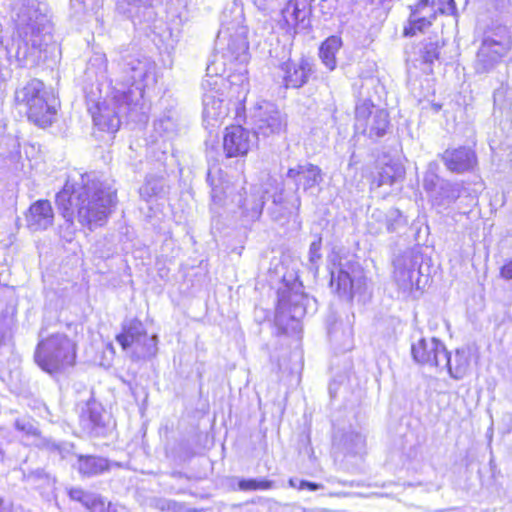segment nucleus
<instances>
[{"label": "nucleus", "mask_w": 512, "mask_h": 512, "mask_svg": "<svg viewBox=\"0 0 512 512\" xmlns=\"http://www.w3.org/2000/svg\"><path fill=\"white\" fill-rule=\"evenodd\" d=\"M207 71H211V66L207 67ZM223 78L207 73L206 78L202 82V89L204 90L203 102V119L210 126H215L217 122L226 116V110L223 106V99L221 98L220 86L223 83Z\"/></svg>", "instance_id": "13"}, {"label": "nucleus", "mask_w": 512, "mask_h": 512, "mask_svg": "<svg viewBox=\"0 0 512 512\" xmlns=\"http://www.w3.org/2000/svg\"><path fill=\"white\" fill-rule=\"evenodd\" d=\"M156 83V63L141 54L122 55L117 63V71L109 79L110 86L125 90L133 110L144 109V90Z\"/></svg>", "instance_id": "4"}, {"label": "nucleus", "mask_w": 512, "mask_h": 512, "mask_svg": "<svg viewBox=\"0 0 512 512\" xmlns=\"http://www.w3.org/2000/svg\"><path fill=\"white\" fill-rule=\"evenodd\" d=\"M123 349H132V357L144 359L152 357L157 351V336H149L143 323L138 319L124 322L122 332L116 337Z\"/></svg>", "instance_id": "9"}, {"label": "nucleus", "mask_w": 512, "mask_h": 512, "mask_svg": "<svg viewBox=\"0 0 512 512\" xmlns=\"http://www.w3.org/2000/svg\"><path fill=\"white\" fill-rule=\"evenodd\" d=\"M60 449H57V453L61 456L62 459L68 457L69 454L72 453L73 444L70 443H60Z\"/></svg>", "instance_id": "46"}, {"label": "nucleus", "mask_w": 512, "mask_h": 512, "mask_svg": "<svg viewBox=\"0 0 512 512\" xmlns=\"http://www.w3.org/2000/svg\"><path fill=\"white\" fill-rule=\"evenodd\" d=\"M286 177L294 180L297 186L302 185L304 191L318 186L323 180L321 169L311 163L299 164L290 168Z\"/></svg>", "instance_id": "24"}, {"label": "nucleus", "mask_w": 512, "mask_h": 512, "mask_svg": "<svg viewBox=\"0 0 512 512\" xmlns=\"http://www.w3.org/2000/svg\"><path fill=\"white\" fill-rule=\"evenodd\" d=\"M437 167L438 165L436 163H430L423 179V187L431 196L437 191L440 182L443 180L436 173Z\"/></svg>", "instance_id": "38"}, {"label": "nucleus", "mask_w": 512, "mask_h": 512, "mask_svg": "<svg viewBox=\"0 0 512 512\" xmlns=\"http://www.w3.org/2000/svg\"><path fill=\"white\" fill-rule=\"evenodd\" d=\"M270 191L261 185H250L243 187L233 198L237 205L240 218L244 225L254 223L259 220L265 204V194Z\"/></svg>", "instance_id": "14"}, {"label": "nucleus", "mask_w": 512, "mask_h": 512, "mask_svg": "<svg viewBox=\"0 0 512 512\" xmlns=\"http://www.w3.org/2000/svg\"><path fill=\"white\" fill-rule=\"evenodd\" d=\"M342 335H343V346L345 347V349H349V344L351 342V328L350 327H347L343 332H342Z\"/></svg>", "instance_id": "53"}, {"label": "nucleus", "mask_w": 512, "mask_h": 512, "mask_svg": "<svg viewBox=\"0 0 512 512\" xmlns=\"http://www.w3.org/2000/svg\"><path fill=\"white\" fill-rule=\"evenodd\" d=\"M73 5L76 3L83 4L84 9H89L93 7L94 0H72Z\"/></svg>", "instance_id": "54"}, {"label": "nucleus", "mask_w": 512, "mask_h": 512, "mask_svg": "<svg viewBox=\"0 0 512 512\" xmlns=\"http://www.w3.org/2000/svg\"><path fill=\"white\" fill-rule=\"evenodd\" d=\"M280 69L283 72L285 88L293 89L303 87L314 72L312 61L306 57H301L298 61L283 62Z\"/></svg>", "instance_id": "16"}, {"label": "nucleus", "mask_w": 512, "mask_h": 512, "mask_svg": "<svg viewBox=\"0 0 512 512\" xmlns=\"http://www.w3.org/2000/svg\"><path fill=\"white\" fill-rule=\"evenodd\" d=\"M270 181L277 184V180L275 179H270Z\"/></svg>", "instance_id": "60"}, {"label": "nucleus", "mask_w": 512, "mask_h": 512, "mask_svg": "<svg viewBox=\"0 0 512 512\" xmlns=\"http://www.w3.org/2000/svg\"><path fill=\"white\" fill-rule=\"evenodd\" d=\"M273 488H275V482L266 478H242L238 481L240 491H264Z\"/></svg>", "instance_id": "36"}, {"label": "nucleus", "mask_w": 512, "mask_h": 512, "mask_svg": "<svg viewBox=\"0 0 512 512\" xmlns=\"http://www.w3.org/2000/svg\"><path fill=\"white\" fill-rule=\"evenodd\" d=\"M116 202V191L101 181L95 172L70 175L56 194L55 203L64 222L59 235L71 242L77 232L75 220L93 231L103 226Z\"/></svg>", "instance_id": "1"}, {"label": "nucleus", "mask_w": 512, "mask_h": 512, "mask_svg": "<svg viewBox=\"0 0 512 512\" xmlns=\"http://www.w3.org/2000/svg\"><path fill=\"white\" fill-rule=\"evenodd\" d=\"M410 9L418 21L422 20L421 23L430 22L432 24L439 13L435 0H420L415 6H410Z\"/></svg>", "instance_id": "34"}, {"label": "nucleus", "mask_w": 512, "mask_h": 512, "mask_svg": "<svg viewBox=\"0 0 512 512\" xmlns=\"http://www.w3.org/2000/svg\"><path fill=\"white\" fill-rule=\"evenodd\" d=\"M14 428L26 437H37L39 430L34 421L28 417L17 418L14 422Z\"/></svg>", "instance_id": "39"}, {"label": "nucleus", "mask_w": 512, "mask_h": 512, "mask_svg": "<svg viewBox=\"0 0 512 512\" xmlns=\"http://www.w3.org/2000/svg\"><path fill=\"white\" fill-rule=\"evenodd\" d=\"M0 512H12V503L0 496Z\"/></svg>", "instance_id": "52"}, {"label": "nucleus", "mask_w": 512, "mask_h": 512, "mask_svg": "<svg viewBox=\"0 0 512 512\" xmlns=\"http://www.w3.org/2000/svg\"><path fill=\"white\" fill-rule=\"evenodd\" d=\"M85 80L88 84L84 87L88 110L92 115L94 125L99 130L115 133L121 124V119L127 117L135 122L146 120V110L130 109V99L125 96V90L117 86L108 85V91L103 101H96L94 85L101 95V86L107 77V59L104 54L95 53L88 61L85 71Z\"/></svg>", "instance_id": "2"}, {"label": "nucleus", "mask_w": 512, "mask_h": 512, "mask_svg": "<svg viewBox=\"0 0 512 512\" xmlns=\"http://www.w3.org/2000/svg\"><path fill=\"white\" fill-rule=\"evenodd\" d=\"M15 102L26 107L28 119L36 125L46 127L52 124L56 110L50 103V95L42 81L32 79L18 88L15 91Z\"/></svg>", "instance_id": "7"}, {"label": "nucleus", "mask_w": 512, "mask_h": 512, "mask_svg": "<svg viewBox=\"0 0 512 512\" xmlns=\"http://www.w3.org/2000/svg\"><path fill=\"white\" fill-rule=\"evenodd\" d=\"M500 274H501V277L506 280L512 279V260H510L509 262L505 263L502 266Z\"/></svg>", "instance_id": "47"}, {"label": "nucleus", "mask_w": 512, "mask_h": 512, "mask_svg": "<svg viewBox=\"0 0 512 512\" xmlns=\"http://www.w3.org/2000/svg\"><path fill=\"white\" fill-rule=\"evenodd\" d=\"M436 7L441 14H450L455 9L454 0H435Z\"/></svg>", "instance_id": "44"}, {"label": "nucleus", "mask_w": 512, "mask_h": 512, "mask_svg": "<svg viewBox=\"0 0 512 512\" xmlns=\"http://www.w3.org/2000/svg\"><path fill=\"white\" fill-rule=\"evenodd\" d=\"M433 107H434V110H435L436 112H437V111H439V110L441 109V105H439V104H435Z\"/></svg>", "instance_id": "58"}, {"label": "nucleus", "mask_w": 512, "mask_h": 512, "mask_svg": "<svg viewBox=\"0 0 512 512\" xmlns=\"http://www.w3.org/2000/svg\"><path fill=\"white\" fill-rule=\"evenodd\" d=\"M79 424L91 436L103 434L106 425L103 406L94 399L87 401L81 406Z\"/></svg>", "instance_id": "17"}, {"label": "nucleus", "mask_w": 512, "mask_h": 512, "mask_svg": "<svg viewBox=\"0 0 512 512\" xmlns=\"http://www.w3.org/2000/svg\"><path fill=\"white\" fill-rule=\"evenodd\" d=\"M7 434H8L7 430L4 427L0 426V438H3V439L6 438Z\"/></svg>", "instance_id": "56"}, {"label": "nucleus", "mask_w": 512, "mask_h": 512, "mask_svg": "<svg viewBox=\"0 0 512 512\" xmlns=\"http://www.w3.org/2000/svg\"><path fill=\"white\" fill-rule=\"evenodd\" d=\"M512 47L508 28L503 25L489 27L476 55L475 71L479 74L491 71Z\"/></svg>", "instance_id": "8"}, {"label": "nucleus", "mask_w": 512, "mask_h": 512, "mask_svg": "<svg viewBox=\"0 0 512 512\" xmlns=\"http://www.w3.org/2000/svg\"><path fill=\"white\" fill-rule=\"evenodd\" d=\"M330 286L335 289L338 294H349L353 287V281L350 274L341 266H334L331 269Z\"/></svg>", "instance_id": "33"}, {"label": "nucleus", "mask_w": 512, "mask_h": 512, "mask_svg": "<svg viewBox=\"0 0 512 512\" xmlns=\"http://www.w3.org/2000/svg\"><path fill=\"white\" fill-rule=\"evenodd\" d=\"M404 173L405 171L401 164L396 162L387 163L381 168L378 176L374 178L373 184L377 187L393 185L404 177Z\"/></svg>", "instance_id": "31"}, {"label": "nucleus", "mask_w": 512, "mask_h": 512, "mask_svg": "<svg viewBox=\"0 0 512 512\" xmlns=\"http://www.w3.org/2000/svg\"><path fill=\"white\" fill-rule=\"evenodd\" d=\"M370 218L371 220H376L377 222L382 223L379 227L374 229V233L381 232L383 227H385L389 233L396 232L407 224L406 217L397 208H390L386 213L376 209L372 212ZM370 230L373 232L372 227Z\"/></svg>", "instance_id": "26"}, {"label": "nucleus", "mask_w": 512, "mask_h": 512, "mask_svg": "<svg viewBox=\"0 0 512 512\" xmlns=\"http://www.w3.org/2000/svg\"><path fill=\"white\" fill-rule=\"evenodd\" d=\"M34 359L36 364L48 374L62 373L75 364L76 344L63 333L46 335L45 328H41Z\"/></svg>", "instance_id": "5"}, {"label": "nucleus", "mask_w": 512, "mask_h": 512, "mask_svg": "<svg viewBox=\"0 0 512 512\" xmlns=\"http://www.w3.org/2000/svg\"><path fill=\"white\" fill-rule=\"evenodd\" d=\"M75 457L76 462L72 464V467L85 478L101 475L110 471L113 466H120L102 456L75 454Z\"/></svg>", "instance_id": "22"}, {"label": "nucleus", "mask_w": 512, "mask_h": 512, "mask_svg": "<svg viewBox=\"0 0 512 512\" xmlns=\"http://www.w3.org/2000/svg\"><path fill=\"white\" fill-rule=\"evenodd\" d=\"M366 16L370 18V25L381 23L387 17L391 0H364Z\"/></svg>", "instance_id": "32"}, {"label": "nucleus", "mask_w": 512, "mask_h": 512, "mask_svg": "<svg viewBox=\"0 0 512 512\" xmlns=\"http://www.w3.org/2000/svg\"><path fill=\"white\" fill-rule=\"evenodd\" d=\"M235 17L228 21L226 13L221 21V28L217 34L216 46L221 50L223 58L230 64L238 63L239 72H246L244 65L249 60L247 28L243 25V13L236 8Z\"/></svg>", "instance_id": "6"}, {"label": "nucleus", "mask_w": 512, "mask_h": 512, "mask_svg": "<svg viewBox=\"0 0 512 512\" xmlns=\"http://www.w3.org/2000/svg\"><path fill=\"white\" fill-rule=\"evenodd\" d=\"M422 262V254L417 249H407L394 258L393 280L402 294L419 288Z\"/></svg>", "instance_id": "11"}, {"label": "nucleus", "mask_w": 512, "mask_h": 512, "mask_svg": "<svg viewBox=\"0 0 512 512\" xmlns=\"http://www.w3.org/2000/svg\"><path fill=\"white\" fill-rule=\"evenodd\" d=\"M373 84H374V80H373V79H367V80L363 81V82H362V84H361V86H360L359 94H360L361 96H364V95H363L362 90H363L364 88H369V86H371V85H373Z\"/></svg>", "instance_id": "55"}, {"label": "nucleus", "mask_w": 512, "mask_h": 512, "mask_svg": "<svg viewBox=\"0 0 512 512\" xmlns=\"http://www.w3.org/2000/svg\"><path fill=\"white\" fill-rule=\"evenodd\" d=\"M116 9L135 24L149 22L155 17L151 0H117Z\"/></svg>", "instance_id": "23"}, {"label": "nucleus", "mask_w": 512, "mask_h": 512, "mask_svg": "<svg viewBox=\"0 0 512 512\" xmlns=\"http://www.w3.org/2000/svg\"><path fill=\"white\" fill-rule=\"evenodd\" d=\"M422 20H417L414 14L410 12L408 24L404 27L405 36H414L418 32H424L428 27L431 26L430 22L421 23Z\"/></svg>", "instance_id": "40"}, {"label": "nucleus", "mask_w": 512, "mask_h": 512, "mask_svg": "<svg viewBox=\"0 0 512 512\" xmlns=\"http://www.w3.org/2000/svg\"><path fill=\"white\" fill-rule=\"evenodd\" d=\"M176 505H177V503L172 500H160L158 507L163 511L164 510H174Z\"/></svg>", "instance_id": "49"}, {"label": "nucleus", "mask_w": 512, "mask_h": 512, "mask_svg": "<svg viewBox=\"0 0 512 512\" xmlns=\"http://www.w3.org/2000/svg\"><path fill=\"white\" fill-rule=\"evenodd\" d=\"M141 195L147 194V195H153L156 194V188L154 186H151V183L148 181L143 187L140 188Z\"/></svg>", "instance_id": "51"}, {"label": "nucleus", "mask_w": 512, "mask_h": 512, "mask_svg": "<svg viewBox=\"0 0 512 512\" xmlns=\"http://www.w3.org/2000/svg\"><path fill=\"white\" fill-rule=\"evenodd\" d=\"M207 182L211 187V199L215 204H220L223 200L224 188L215 184L212 170L207 173Z\"/></svg>", "instance_id": "42"}, {"label": "nucleus", "mask_w": 512, "mask_h": 512, "mask_svg": "<svg viewBox=\"0 0 512 512\" xmlns=\"http://www.w3.org/2000/svg\"><path fill=\"white\" fill-rule=\"evenodd\" d=\"M43 446L52 452H56L57 449H60V443H57L55 441L49 440V439H43Z\"/></svg>", "instance_id": "50"}, {"label": "nucleus", "mask_w": 512, "mask_h": 512, "mask_svg": "<svg viewBox=\"0 0 512 512\" xmlns=\"http://www.w3.org/2000/svg\"><path fill=\"white\" fill-rule=\"evenodd\" d=\"M289 486L298 490H309V491H316L319 489H323V485L316 483V482H310L307 480H302L299 478H291L289 479Z\"/></svg>", "instance_id": "43"}, {"label": "nucleus", "mask_w": 512, "mask_h": 512, "mask_svg": "<svg viewBox=\"0 0 512 512\" xmlns=\"http://www.w3.org/2000/svg\"><path fill=\"white\" fill-rule=\"evenodd\" d=\"M365 446V437L352 427L338 429L333 435V447L337 453L360 455L364 452Z\"/></svg>", "instance_id": "20"}, {"label": "nucleus", "mask_w": 512, "mask_h": 512, "mask_svg": "<svg viewBox=\"0 0 512 512\" xmlns=\"http://www.w3.org/2000/svg\"><path fill=\"white\" fill-rule=\"evenodd\" d=\"M68 494L72 500L80 502L91 511H96L103 506V502L97 494L87 492L82 488H71Z\"/></svg>", "instance_id": "35"}, {"label": "nucleus", "mask_w": 512, "mask_h": 512, "mask_svg": "<svg viewBox=\"0 0 512 512\" xmlns=\"http://www.w3.org/2000/svg\"><path fill=\"white\" fill-rule=\"evenodd\" d=\"M255 137L279 135L287 127L286 116L272 102L257 103L252 115Z\"/></svg>", "instance_id": "12"}, {"label": "nucleus", "mask_w": 512, "mask_h": 512, "mask_svg": "<svg viewBox=\"0 0 512 512\" xmlns=\"http://www.w3.org/2000/svg\"><path fill=\"white\" fill-rule=\"evenodd\" d=\"M446 360H442L440 370H447L449 375L456 380L462 379L470 366V355L466 349H456L454 356L446 350Z\"/></svg>", "instance_id": "25"}, {"label": "nucleus", "mask_w": 512, "mask_h": 512, "mask_svg": "<svg viewBox=\"0 0 512 512\" xmlns=\"http://www.w3.org/2000/svg\"><path fill=\"white\" fill-rule=\"evenodd\" d=\"M11 19L15 25V37L10 46H5L6 55L21 62L30 48L41 50L50 39L47 7L36 0H14Z\"/></svg>", "instance_id": "3"}, {"label": "nucleus", "mask_w": 512, "mask_h": 512, "mask_svg": "<svg viewBox=\"0 0 512 512\" xmlns=\"http://www.w3.org/2000/svg\"><path fill=\"white\" fill-rule=\"evenodd\" d=\"M179 115L175 109H169L161 114L154 122V130L161 136L172 138L178 132Z\"/></svg>", "instance_id": "29"}, {"label": "nucleus", "mask_w": 512, "mask_h": 512, "mask_svg": "<svg viewBox=\"0 0 512 512\" xmlns=\"http://www.w3.org/2000/svg\"><path fill=\"white\" fill-rule=\"evenodd\" d=\"M321 246H322V238L319 236L317 239H315L309 247V262L312 265L313 268L318 267V263L322 258L321 255Z\"/></svg>", "instance_id": "41"}, {"label": "nucleus", "mask_w": 512, "mask_h": 512, "mask_svg": "<svg viewBox=\"0 0 512 512\" xmlns=\"http://www.w3.org/2000/svg\"><path fill=\"white\" fill-rule=\"evenodd\" d=\"M271 198L272 207L270 208V213L274 220H280L292 214L293 211L298 212L301 206V200L298 195L291 202L283 198V187L277 186Z\"/></svg>", "instance_id": "27"}, {"label": "nucleus", "mask_w": 512, "mask_h": 512, "mask_svg": "<svg viewBox=\"0 0 512 512\" xmlns=\"http://www.w3.org/2000/svg\"><path fill=\"white\" fill-rule=\"evenodd\" d=\"M342 46V40L338 36L328 37L319 48V57L329 71L337 66L336 54Z\"/></svg>", "instance_id": "30"}, {"label": "nucleus", "mask_w": 512, "mask_h": 512, "mask_svg": "<svg viewBox=\"0 0 512 512\" xmlns=\"http://www.w3.org/2000/svg\"><path fill=\"white\" fill-rule=\"evenodd\" d=\"M43 474H44V471H43V470H37V471L35 472L36 477H39V478H40V477H42V476H43Z\"/></svg>", "instance_id": "57"}, {"label": "nucleus", "mask_w": 512, "mask_h": 512, "mask_svg": "<svg viewBox=\"0 0 512 512\" xmlns=\"http://www.w3.org/2000/svg\"><path fill=\"white\" fill-rule=\"evenodd\" d=\"M446 346L435 337L420 338L411 346L413 360L421 365L439 368L442 360H446Z\"/></svg>", "instance_id": "15"}, {"label": "nucleus", "mask_w": 512, "mask_h": 512, "mask_svg": "<svg viewBox=\"0 0 512 512\" xmlns=\"http://www.w3.org/2000/svg\"><path fill=\"white\" fill-rule=\"evenodd\" d=\"M107 512H117L114 508H111L110 506L108 507V510Z\"/></svg>", "instance_id": "59"}, {"label": "nucleus", "mask_w": 512, "mask_h": 512, "mask_svg": "<svg viewBox=\"0 0 512 512\" xmlns=\"http://www.w3.org/2000/svg\"><path fill=\"white\" fill-rule=\"evenodd\" d=\"M441 159L449 171L458 174L471 171L477 163L475 152L468 147L448 148Z\"/></svg>", "instance_id": "19"}, {"label": "nucleus", "mask_w": 512, "mask_h": 512, "mask_svg": "<svg viewBox=\"0 0 512 512\" xmlns=\"http://www.w3.org/2000/svg\"><path fill=\"white\" fill-rule=\"evenodd\" d=\"M442 46L443 43H441L438 37L426 40L420 50L423 61L425 63H433L435 60L439 59Z\"/></svg>", "instance_id": "37"}, {"label": "nucleus", "mask_w": 512, "mask_h": 512, "mask_svg": "<svg viewBox=\"0 0 512 512\" xmlns=\"http://www.w3.org/2000/svg\"><path fill=\"white\" fill-rule=\"evenodd\" d=\"M255 135L243 128L242 126H231L226 128L223 139V148L226 157L244 156L249 151L252 139Z\"/></svg>", "instance_id": "18"}, {"label": "nucleus", "mask_w": 512, "mask_h": 512, "mask_svg": "<svg viewBox=\"0 0 512 512\" xmlns=\"http://www.w3.org/2000/svg\"><path fill=\"white\" fill-rule=\"evenodd\" d=\"M355 129L370 139L383 137L390 126L389 114L376 107L366 97L359 99L355 107Z\"/></svg>", "instance_id": "10"}, {"label": "nucleus", "mask_w": 512, "mask_h": 512, "mask_svg": "<svg viewBox=\"0 0 512 512\" xmlns=\"http://www.w3.org/2000/svg\"><path fill=\"white\" fill-rule=\"evenodd\" d=\"M26 225L30 231H42L52 226L54 211L50 201L37 200L29 207L25 215Z\"/></svg>", "instance_id": "21"}, {"label": "nucleus", "mask_w": 512, "mask_h": 512, "mask_svg": "<svg viewBox=\"0 0 512 512\" xmlns=\"http://www.w3.org/2000/svg\"><path fill=\"white\" fill-rule=\"evenodd\" d=\"M462 184L442 180L437 191L432 194L433 202L438 206H447L454 203L461 195Z\"/></svg>", "instance_id": "28"}, {"label": "nucleus", "mask_w": 512, "mask_h": 512, "mask_svg": "<svg viewBox=\"0 0 512 512\" xmlns=\"http://www.w3.org/2000/svg\"><path fill=\"white\" fill-rule=\"evenodd\" d=\"M339 327H340V324H338L336 322L333 324H329L328 335L332 341H335V342L338 341Z\"/></svg>", "instance_id": "48"}, {"label": "nucleus", "mask_w": 512, "mask_h": 512, "mask_svg": "<svg viewBox=\"0 0 512 512\" xmlns=\"http://www.w3.org/2000/svg\"><path fill=\"white\" fill-rule=\"evenodd\" d=\"M11 319L6 316H0V345H2L10 331Z\"/></svg>", "instance_id": "45"}]
</instances>
